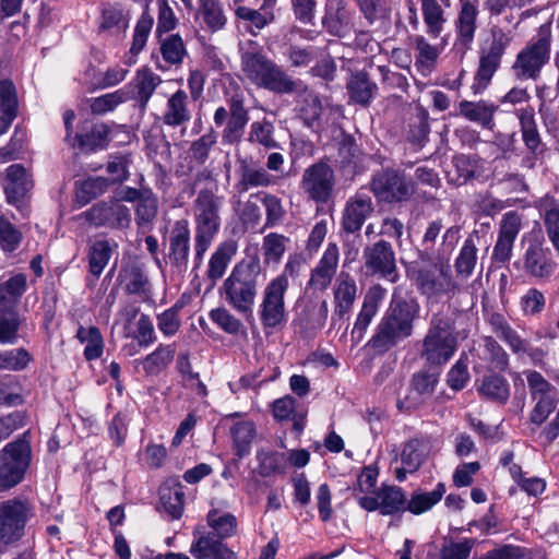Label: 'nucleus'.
Masks as SVG:
<instances>
[{
  "instance_id": "obj_1",
  "label": "nucleus",
  "mask_w": 559,
  "mask_h": 559,
  "mask_svg": "<svg viewBox=\"0 0 559 559\" xmlns=\"http://www.w3.org/2000/svg\"><path fill=\"white\" fill-rule=\"evenodd\" d=\"M264 282L258 258L243 259L235 264L219 287L223 300L239 314H251Z\"/></svg>"
},
{
  "instance_id": "obj_2",
  "label": "nucleus",
  "mask_w": 559,
  "mask_h": 559,
  "mask_svg": "<svg viewBox=\"0 0 559 559\" xmlns=\"http://www.w3.org/2000/svg\"><path fill=\"white\" fill-rule=\"evenodd\" d=\"M461 238V226L453 225L442 235L441 246L436 255L429 257L432 265L418 270L416 284L418 289L428 297L452 293L457 285L451 273L449 258Z\"/></svg>"
},
{
  "instance_id": "obj_3",
  "label": "nucleus",
  "mask_w": 559,
  "mask_h": 559,
  "mask_svg": "<svg viewBox=\"0 0 559 559\" xmlns=\"http://www.w3.org/2000/svg\"><path fill=\"white\" fill-rule=\"evenodd\" d=\"M419 306L414 300L394 299L370 340L372 348L388 352L413 334Z\"/></svg>"
},
{
  "instance_id": "obj_4",
  "label": "nucleus",
  "mask_w": 559,
  "mask_h": 559,
  "mask_svg": "<svg viewBox=\"0 0 559 559\" xmlns=\"http://www.w3.org/2000/svg\"><path fill=\"white\" fill-rule=\"evenodd\" d=\"M241 70L251 83L276 94H290L301 87V81L294 80L261 51L242 52Z\"/></svg>"
},
{
  "instance_id": "obj_5",
  "label": "nucleus",
  "mask_w": 559,
  "mask_h": 559,
  "mask_svg": "<svg viewBox=\"0 0 559 559\" xmlns=\"http://www.w3.org/2000/svg\"><path fill=\"white\" fill-rule=\"evenodd\" d=\"M223 197L213 189H201L193 202L195 219L194 267H199L221 226L219 210Z\"/></svg>"
},
{
  "instance_id": "obj_6",
  "label": "nucleus",
  "mask_w": 559,
  "mask_h": 559,
  "mask_svg": "<svg viewBox=\"0 0 559 559\" xmlns=\"http://www.w3.org/2000/svg\"><path fill=\"white\" fill-rule=\"evenodd\" d=\"M456 347L453 321L448 316L435 313L421 342L420 358L429 367L439 369L451 359Z\"/></svg>"
},
{
  "instance_id": "obj_7",
  "label": "nucleus",
  "mask_w": 559,
  "mask_h": 559,
  "mask_svg": "<svg viewBox=\"0 0 559 559\" xmlns=\"http://www.w3.org/2000/svg\"><path fill=\"white\" fill-rule=\"evenodd\" d=\"M551 49V29L549 24H543L536 37L518 53L512 71L518 80L536 81L542 69L549 62Z\"/></svg>"
},
{
  "instance_id": "obj_8",
  "label": "nucleus",
  "mask_w": 559,
  "mask_h": 559,
  "mask_svg": "<svg viewBox=\"0 0 559 559\" xmlns=\"http://www.w3.org/2000/svg\"><path fill=\"white\" fill-rule=\"evenodd\" d=\"M29 436V431H25L0 451V492L10 490L23 480L32 460Z\"/></svg>"
},
{
  "instance_id": "obj_9",
  "label": "nucleus",
  "mask_w": 559,
  "mask_h": 559,
  "mask_svg": "<svg viewBox=\"0 0 559 559\" xmlns=\"http://www.w3.org/2000/svg\"><path fill=\"white\" fill-rule=\"evenodd\" d=\"M288 286L286 275L276 276L264 286L258 314L265 331L278 329L286 323L285 295Z\"/></svg>"
},
{
  "instance_id": "obj_10",
  "label": "nucleus",
  "mask_w": 559,
  "mask_h": 559,
  "mask_svg": "<svg viewBox=\"0 0 559 559\" xmlns=\"http://www.w3.org/2000/svg\"><path fill=\"white\" fill-rule=\"evenodd\" d=\"M512 37L502 28H491V41L488 49L484 50L479 58V66L471 86L474 95L481 94L489 85L495 72L500 67L502 56L510 45Z\"/></svg>"
},
{
  "instance_id": "obj_11",
  "label": "nucleus",
  "mask_w": 559,
  "mask_h": 559,
  "mask_svg": "<svg viewBox=\"0 0 559 559\" xmlns=\"http://www.w3.org/2000/svg\"><path fill=\"white\" fill-rule=\"evenodd\" d=\"M369 189L379 202L384 203L407 201L415 192L414 182L404 173L392 168L377 171L369 182Z\"/></svg>"
},
{
  "instance_id": "obj_12",
  "label": "nucleus",
  "mask_w": 559,
  "mask_h": 559,
  "mask_svg": "<svg viewBox=\"0 0 559 559\" xmlns=\"http://www.w3.org/2000/svg\"><path fill=\"white\" fill-rule=\"evenodd\" d=\"M32 515L27 500L12 498L0 502V542L11 544L24 535L25 525Z\"/></svg>"
},
{
  "instance_id": "obj_13",
  "label": "nucleus",
  "mask_w": 559,
  "mask_h": 559,
  "mask_svg": "<svg viewBox=\"0 0 559 559\" xmlns=\"http://www.w3.org/2000/svg\"><path fill=\"white\" fill-rule=\"evenodd\" d=\"M300 188L307 198L316 203H328L334 192L335 174L325 162L319 160L304 170Z\"/></svg>"
},
{
  "instance_id": "obj_14",
  "label": "nucleus",
  "mask_w": 559,
  "mask_h": 559,
  "mask_svg": "<svg viewBox=\"0 0 559 559\" xmlns=\"http://www.w3.org/2000/svg\"><path fill=\"white\" fill-rule=\"evenodd\" d=\"M82 217L96 228L123 230L131 225V210L115 199L94 204L82 213Z\"/></svg>"
},
{
  "instance_id": "obj_15",
  "label": "nucleus",
  "mask_w": 559,
  "mask_h": 559,
  "mask_svg": "<svg viewBox=\"0 0 559 559\" xmlns=\"http://www.w3.org/2000/svg\"><path fill=\"white\" fill-rule=\"evenodd\" d=\"M34 188L33 175L21 164L5 169L4 193L9 204L22 210Z\"/></svg>"
},
{
  "instance_id": "obj_16",
  "label": "nucleus",
  "mask_w": 559,
  "mask_h": 559,
  "mask_svg": "<svg viewBox=\"0 0 559 559\" xmlns=\"http://www.w3.org/2000/svg\"><path fill=\"white\" fill-rule=\"evenodd\" d=\"M440 370L429 367L415 372L409 382V393L397 406L407 411L416 408L432 396L439 382Z\"/></svg>"
},
{
  "instance_id": "obj_17",
  "label": "nucleus",
  "mask_w": 559,
  "mask_h": 559,
  "mask_svg": "<svg viewBox=\"0 0 559 559\" xmlns=\"http://www.w3.org/2000/svg\"><path fill=\"white\" fill-rule=\"evenodd\" d=\"M364 260L367 270L380 274L394 283L397 280L395 254L391 243L384 240L367 246L364 249Z\"/></svg>"
},
{
  "instance_id": "obj_18",
  "label": "nucleus",
  "mask_w": 559,
  "mask_h": 559,
  "mask_svg": "<svg viewBox=\"0 0 559 559\" xmlns=\"http://www.w3.org/2000/svg\"><path fill=\"white\" fill-rule=\"evenodd\" d=\"M190 254V229L187 219L176 221L168 237L167 262L178 273L188 269Z\"/></svg>"
},
{
  "instance_id": "obj_19",
  "label": "nucleus",
  "mask_w": 559,
  "mask_h": 559,
  "mask_svg": "<svg viewBox=\"0 0 559 559\" xmlns=\"http://www.w3.org/2000/svg\"><path fill=\"white\" fill-rule=\"evenodd\" d=\"M523 269L528 276L547 281L556 272L557 263L552 260L549 248L535 240L530 242L524 252Z\"/></svg>"
},
{
  "instance_id": "obj_20",
  "label": "nucleus",
  "mask_w": 559,
  "mask_h": 559,
  "mask_svg": "<svg viewBox=\"0 0 559 559\" xmlns=\"http://www.w3.org/2000/svg\"><path fill=\"white\" fill-rule=\"evenodd\" d=\"M160 83L162 78L158 74L148 68H142L121 91L126 94V102L132 99L141 111H145L152 95Z\"/></svg>"
},
{
  "instance_id": "obj_21",
  "label": "nucleus",
  "mask_w": 559,
  "mask_h": 559,
  "mask_svg": "<svg viewBox=\"0 0 559 559\" xmlns=\"http://www.w3.org/2000/svg\"><path fill=\"white\" fill-rule=\"evenodd\" d=\"M237 162L239 179L235 188L239 193L248 192L253 188H267L275 185V177L269 174L253 157H238Z\"/></svg>"
},
{
  "instance_id": "obj_22",
  "label": "nucleus",
  "mask_w": 559,
  "mask_h": 559,
  "mask_svg": "<svg viewBox=\"0 0 559 559\" xmlns=\"http://www.w3.org/2000/svg\"><path fill=\"white\" fill-rule=\"evenodd\" d=\"M340 260L338 247L334 242H330L317 265L311 270L308 281V288L324 292L332 283L336 274Z\"/></svg>"
},
{
  "instance_id": "obj_23",
  "label": "nucleus",
  "mask_w": 559,
  "mask_h": 559,
  "mask_svg": "<svg viewBox=\"0 0 559 559\" xmlns=\"http://www.w3.org/2000/svg\"><path fill=\"white\" fill-rule=\"evenodd\" d=\"M374 210L372 200L365 194H355L350 197L344 206L342 215V228L347 234L359 231L366 219Z\"/></svg>"
},
{
  "instance_id": "obj_24",
  "label": "nucleus",
  "mask_w": 559,
  "mask_h": 559,
  "mask_svg": "<svg viewBox=\"0 0 559 559\" xmlns=\"http://www.w3.org/2000/svg\"><path fill=\"white\" fill-rule=\"evenodd\" d=\"M191 118L192 109L188 94L183 90L176 91L166 102L160 116L163 124L173 129L181 128L185 130Z\"/></svg>"
},
{
  "instance_id": "obj_25",
  "label": "nucleus",
  "mask_w": 559,
  "mask_h": 559,
  "mask_svg": "<svg viewBox=\"0 0 559 559\" xmlns=\"http://www.w3.org/2000/svg\"><path fill=\"white\" fill-rule=\"evenodd\" d=\"M357 292L358 288L354 277L347 272H341L334 286L335 309L332 318L333 324L336 317L343 319L349 313L357 298Z\"/></svg>"
},
{
  "instance_id": "obj_26",
  "label": "nucleus",
  "mask_w": 559,
  "mask_h": 559,
  "mask_svg": "<svg viewBox=\"0 0 559 559\" xmlns=\"http://www.w3.org/2000/svg\"><path fill=\"white\" fill-rule=\"evenodd\" d=\"M478 15L477 4L471 0H464L455 22L456 45L464 51L471 48L476 32V20Z\"/></svg>"
},
{
  "instance_id": "obj_27",
  "label": "nucleus",
  "mask_w": 559,
  "mask_h": 559,
  "mask_svg": "<svg viewBox=\"0 0 559 559\" xmlns=\"http://www.w3.org/2000/svg\"><path fill=\"white\" fill-rule=\"evenodd\" d=\"M190 552L197 559H237V555L223 543V539L216 538L212 533L195 538Z\"/></svg>"
},
{
  "instance_id": "obj_28",
  "label": "nucleus",
  "mask_w": 559,
  "mask_h": 559,
  "mask_svg": "<svg viewBox=\"0 0 559 559\" xmlns=\"http://www.w3.org/2000/svg\"><path fill=\"white\" fill-rule=\"evenodd\" d=\"M498 108V105L487 100H462L459 104V112L462 117L488 130L495 127L493 117Z\"/></svg>"
},
{
  "instance_id": "obj_29",
  "label": "nucleus",
  "mask_w": 559,
  "mask_h": 559,
  "mask_svg": "<svg viewBox=\"0 0 559 559\" xmlns=\"http://www.w3.org/2000/svg\"><path fill=\"white\" fill-rule=\"evenodd\" d=\"M110 129L106 123H93L90 128H83L81 133L73 138L71 146H79L84 152H94L105 148L109 143Z\"/></svg>"
},
{
  "instance_id": "obj_30",
  "label": "nucleus",
  "mask_w": 559,
  "mask_h": 559,
  "mask_svg": "<svg viewBox=\"0 0 559 559\" xmlns=\"http://www.w3.org/2000/svg\"><path fill=\"white\" fill-rule=\"evenodd\" d=\"M229 112L230 116L223 132V141L233 144L240 141L249 116L242 99L236 96L230 98Z\"/></svg>"
},
{
  "instance_id": "obj_31",
  "label": "nucleus",
  "mask_w": 559,
  "mask_h": 559,
  "mask_svg": "<svg viewBox=\"0 0 559 559\" xmlns=\"http://www.w3.org/2000/svg\"><path fill=\"white\" fill-rule=\"evenodd\" d=\"M17 115V97L14 84L0 81V135L5 133Z\"/></svg>"
},
{
  "instance_id": "obj_32",
  "label": "nucleus",
  "mask_w": 559,
  "mask_h": 559,
  "mask_svg": "<svg viewBox=\"0 0 559 559\" xmlns=\"http://www.w3.org/2000/svg\"><path fill=\"white\" fill-rule=\"evenodd\" d=\"M236 242L233 240H227L219 243L216 250L212 253L209 261L206 276L213 285L223 277L226 269L231 262L233 257L236 254Z\"/></svg>"
},
{
  "instance_id": "obj_33",
  "label": "nucleus",
  "mask_w": 559,
  "mask_h": 559,
  "mask_svg": "<svg viewBox=\"0 0 559 559\" xmlns=\"http://www.w3.org/2000/svg\"><path fill=\"white\" fill-rule=\"evenodd\" d=\"M117 243L107 239H98L92 242L86 252V259L88 262V272L99 277L104 269L107 266Z\"/></svg>"
},
{
  "instance_id": "obj_34",
  "label": "nucleus",
  "mask_w": 559,
  "mask_h": 559,
  "mask_svg": "<svg viewBox=\"0 0 559 559\" xmlns=\"http://www.w3.org/2000/svg\"><path fill=\"white\" fill-rule=\"evenodd\" d=\"M346 88L352 102L361 106H368L378 87L376 83L370 81L366 72L358 71L352 73Z\"/></svg>"
},
{
  "instance_id": "obj_35",
  "label": "nucleus",
  "mask_w": 559,
  "mask_h": 559,
  "mask_svg": "<svg viewBox=\"0 0 559 559\" xmlns=\"http://www.w3.org/2000/svg\"><path fill=\"white\" fill-rule=\"evenodd\" d=\"M479 240L478 234L475 231L471 234L460 249L459 255L455 259L454 267L456 275L463 280L468 278L477 264V241Z\"/></svg>"
},
{
  "instance_id": "obj_36",
  "label": "nucleus",
  "mask_w": 559,
  "mask_h": 559,
  "mask_svg": "<svg viewBox=\"0 0 559 559\" xmlns=\"http://www.w3.org/2000/svg\"><path fill=\"white\" fill-rule=\"evenodd\" d=\"M198 15L206 29L212 33L223 29L227 23L223 4L219 0H199Z\"/></svg>"
},
{
  "instance_id": "obj_37",
  "label": "nucleus",
  "mask_w": 559,
  "mask_h": 559,
  "mask_svg": "<svg viewBox=\"0 0 559 559\" xmlns=\"http://www.w3.org/2000/svg\"><path fill=\"white\" fill-rule=\"evenodd\" d=\"M430 450V441L427 438H414L406 442L401 453L403 465L409 472H416L423 464Z\"/></svg>"
},
{
  "instance_id": "obj_38",
  "label": "nucleus",
  "mask_w": 559,
  "mask_h": 559,
  "mask_svg": "<svg viewBox=\"0 0 559 559\" xmlns=\"http://www.w3.org/2000/svg\"><path fill=\"white\" fill-rule=\"evenodd\" d=\"M420 7L427 34L433 38L439 37L447 22L441 4L438 0H420Z\"/></svg>"
},
{
  "instance_id": "obj_39",
  "label": "nucleus",
  "mask_w": 559,
  "mask_h": 559,
  "mask_svg": "<svg viewBox=\"0 0 559 559\" xmlns=\"http://www.w3.org/2000/svg\"><path fill=\"white\" fill-rule=\"evenodd\" d=\"M379 499L382 515H394L406 511L405 492L397 486H381Z\"/></svg>"
},
{
  "instance_id": "obj_40",
  "label": "nucleus",
  "mask_w": 559,
  "mask_h": 559,
  "mask_svg": "<svg viewBox=\"0 0 559 559\" xmlns=\"http://www.w3.org/2000/svg\"><path fill=\"white\" fill-rule=\"evenodd\" d=\"M266 5H262L260 10L251 9L245 5H239L235 9L237 19L247 23V28L253 35H257L254 29L261 31L274 20V14L265 10Z\"/></svg>"
},
{
  "instance_id": "obj_41",
  "label": "nucleus",
  "mask_w": 559,
  "mask_h": 559,
  "mask_svg": "<svg viewBox=\"0 0 559 559\" xmlns=\"http://www.w3.org/2000/svg\"><path fill=\"white\" fill-rule=\"evenodd\" d=\"M477 540L475 538H463L453 540L449 537L443 539L438 556H429L428 559H469Z\"/></svg>"
},
{
  "instance_id": "obj_42",
  "label": "nucleus",
  "mask_w": 559,
  "mask_h": 559,
  "mask_svg": "<svg viewBox=\"0 0 559 559\" xmlns=\"http://www.w3.org/2000/svg\"><path fill=\"white\" fill-rule=\"evenodd\" d=\"M296 93H302L299 116L307 127L313 128L322 114L321 100L317 94L308 91L302 83L300 90Z\"/></svg>"
},
{
  "instance_id": "obj_43",
  "label": "nucleus",
  "mask_w": 559,
  "mask_h": 559,
  "mask_svg": "<svg viewBox=\"0 0 559 559\" xmlns=\"http://www.w3.org/2000/svg\"><path fill=\"white\" fill-rule=\"evenodd\" d=\"M252 197L259 198L264 206L265 228L277 226L284 221L286 210L284 209L282 200L277 195L265 191H259L258 193L252 194L251 198Z\"/></svg>"
},
{
  "instance_id": "obj_44",
  "label": "nucleus",
  "mask_w": 559,
  "mask_h": 559,
  "mask_svg": "<svg viewBox=\"0 0 559 559\" xmlns=\"http://www.w3.org/2000/svg\"><path fill=\"white\" fill-rule=\"evenodd\" d=\"M379 307V298L371 292H369L362 302L360 312L357 316V320L354 324L352 336L359 342L376 316Z\"/></svg>"
},
{
  "instance_id": "obj_45",
  "label": "nucleus",
  "mask_w": 559,
  "mask_h": 559,
  "mask_svg": "<svg viewBox=\"0 0 559 559\" xmlns=\"http://www.w3.org/2000/svg\"><path fill=\"white\" fill-rule=\"evenodd\" d=\"M120 277L126 283V289L129 294H141L146 290L148 278L141 264L129 262L120 271Z\"/></svg>"
},
{
  "instance_id": "obj_46",
  "label": "nucleus",
  "mask_w": 559,
  "mask_h": 559,
  "mask_svg": "<svg viewBox=\"0 0 559 559\" xmlns=\"http://www.w3.org/2000/svg\"><path fill=\"white\" fill-rule=\"evenodd\" d=\"M129 25V16L118 5H107L102 11L99 31L120 34L126 32Z\"/></svg>"
},
{
  "instance_id": "obj_47",
  "label": "nucleus",
  "mask_w": 559,
  "mask_h": 559,
  "mask_svg": "<svg viewBox=\"0 0 559 559\" xmlns=\"http://www.w3.org/2000/svg\"><path fill=\"white\" fill-rule=\"evenodd\" d=\"M76 338L81 343H86L84 357L87 360H94L102 356L104 349V340L97 326H80L76 332Z\"/></svg>"
},
{
  "instance_id": "obj_48",
  "label": "nucleus",
  "mask_w": 559,
  "mask_h": 559,
  "mask_svg": "<svg viewBox=\"0 0 559 559\" xmlns=\"http://www.w3.org/2000/svg\"><path fill=\"white\" fill-rule=\"evenodd\" d=\"M445 492L443 484L438 486L430 492H417L414 493L409 501H406V510L413 514H420L430 510L437 502H439Z\"/></svg>"
},
{
  "instance_id": "obj_49",
  "label": "nucleus",
  "mask_w": 559,
  "mask_h": 559,
  "mask_svg": "<svg viewBox=\"0 0 559 559\" xmlns=\"http://www.w3.org/2000/svg\"><path fill=\"white\" fill-rule=\"evenodd\" d=\"M24 321L19 312L0 311V344H15Z\"/></svg>"
},
{
  "instance_id": "obj_50",
  "label": "nucleus",
  "mask_w": 559,
  "mask_h": 559,
  "mask_svg": "<svg viewBox=\"0 0 559 559\" xmlns=\"http://www.w3.org/2000/svg\"><path fill=\"white\" fill-rule=\"evenodd\" d=\"M22 388L17 377L5 374L0 377V406H20L24 403Z\"/></svg>"
},
{
  "instance_id": "obj_51",
  "label": "nucleus",
  "mask_w": 559,
  "mask_h": 559,
  "mask_svg": "<svg viewBox=\"0 0 559 559\" xmlns=\"http://www.w3.org/2000/svg\"><path fill=\"white\" fill-rule=\"evenodd\" d=\"M206 520L209 526L214 530L213 534L216 538L225 539L237 532V520L230 513L218 515V511L213 509L207 513Z\"/></svg>"
},
{
  "instance_id": "obj_52",
  "label": "nucleus",
  "mask_w": 559,
  "mask_h": 559,
  "mask_svg": "<svg viewBox=\"0 0 559 559\" xmlns=\"http://www.w3.org/2000/svg\"><path fill=\"white\" fill-rule=\"evenodd\" d=\"M175 356V348L171 345L158 346L155 352L147 355L142 361L144 371L147 374H156L166 368Z\"/></svg>"
},
{
  "instance_id": "obj_53",
  "label": "nucleus",
  "mask_w": 559,
  "mask_h": 559,
  "mask_svg": "<svg viewBox=\"0 0 559 559\" xmlns=\"http://www.w3.org/2000/svg\"><path fill=\"white\" fill-rule=\"evenodd\" d=\"M455 174L449 173V179L456 186L465 185L468 180L475 178L477 160L469 155H460L453 158Z\"/></svg>"
},
{
  "instance_id": "obj_54",
  "label": "nucleus",
  "mask_w": 559,
  "mask_h": 559,
  "mask_svg": "<svg viewBox=\"0 0 559 559\" xmlns=\"http://www.w3.org/2000/svg\"><path fill=\"white\" fill-rule=\"evenodd\" d=\"M236 455L243 457L249 453L250 444L254 438L255 429L251 421L237 423L231 427Z\"/></svg>"
},
{
  "instance_id": "obj_55",
  "label": "nucleus",
  "mask_w": 559,
  "mask_h": 559,
  "mask_svg": "<svg viewBox=\"0 0 559 559\" xmlns=\"http://www.w3.org/2000/svg\"><path fill=\"white\" fill-rule=\"evenodd\" d=\"M479 392L487 399L506 403L509 399V384L502 377L488 376L483 379Z\"/></svg>"
},
{
  "instance_id": "obj_56",
  "label": "nucleus",
  "mask_w": 559,
  "mask_h": 559,
  "mask_svg": "<svg viewBox=\"0 0 559 559\" xmlns=\"http://www.w3.org/2000/svg\"><path fill=\"white\" fill-rule=\"evenodd\" d=\"M32 360L27 349L20 347L0 352V370L21 371Z\"/></svg>"
},
{
  "instance_id": "obj_57",
  "label": "nucleus",
  "mask_w": 559,
  "mask_h": 559,
  "mask_svg": "<svg viewBox=\"0 0 559 559\" xmlns=\"http://www.w3.org/2000/svg\"><path fill=\"white\" fill-rule=\"evenodd\" d=\"M158 201L157 198L150 191L140 200L135 209V222L140 228H145L152 225L157 215Z\"/></svg>"
},
{
  "instance_id": "obj_58",
  "label": "nucleus",
  "mask_w": 559,
  "mask_h": 559,
  "mask_svg": "<svg viewBox=\"0 0 559 559\" xmlns=\"http://www.w3.org/2000/svg\"><path fill=\"white\" fill-rule=\"evenodd\" d=\"M369 24L388 20L391 9L384 0H354Z\"/></svg>"
},
{
  "instance_id": "obj_59",
  "label": "nucleus",
  "mask_w": 559,
  "mask_h": 559,
  "mask_svg": "<svg viewBox=\"0 0 559 559\" xmlns=\"http://www.w3.org/2000/svg\"><path fill=\"white\" fill-rule=\"evenodd\" d=\"M23 239L21 230L7 217L0 215V247L4 252L15 251Z\"/></svg>"
},
{
  "instance_id": "obj_60",
  "label": "nucleus",
  "mask_w": 559,
  "mask_h": 559,
  "mask_svg": "<svg viewBox=\"0 0 559 559\" xmlns=\"http://www.w3.org/2000/svg\"><path fill=\"white\" fill-rule=\"evenodd\" d=\"M274 127L272 122L263 119L262 121H254L250 126L248 140L251 143H258L266 148L277 146V142L273 138Z\"/></svg>"
},
{
  "instance_id": "obj_61",
  "label": "nucleus",
  "mask_w": 559,
  "mask_h": 559,
  "mask_svg": "<svg viewBox=\"0 0 559 559\" xmlns=\"http://www.w3.org/2000/svg\"><path fill=\"white\" fill-rule=\"evenodd\" d=\"M160 52L164 60L169 64H180L186 55V48L178 34L169 35L163 40Z\"/></svg>"
},
{
  "instance_id": "obj_62",
  "label": "nucleus",
  "mask_w": 559,
  "mask_h": 559,
  "mask_svg": "<svg viewBox=\"0 0 559 559\" xmlns=\"http://www.w3.org/2000/svg\"><path fill=\"white\" fill-rule=\"evenodd\" d=\"M289 239L281 234L271 233L263 238L262 250L267 261L278 262L286 251Z\"/></svg>"
},
{
  "instance_id": "obj_63",
  "label": "nucleus",
  "mask_w": 559,
  "mask_h": 559,
  "mask_svg": "<svg viewBox=\"0 0 559 559\" xmlns=\"http://www.w3.org/2000/svg\"><path fill=\"white\" fill-rule=\"evenodd\" d=\"M185 495L180 489L166 488L160 491V504L173 519H179L183 511Z\"/></svg>"
},
{
  "instance_id": "obj_64",
  "label": "nucleus",
  "mask_w": 559,
  "mask_h": 559,
  "mask_svg": "<svg viewBox=\"0 0 559 559\" xmlns=\"http://www.w3.org/2000/svg\"><path fill=\"white\" fill-rule=\"evenodd\" d=\"M544 225L547 237L559 255V204H552L546 207Z\"/></svg>"
}]
</instances>
